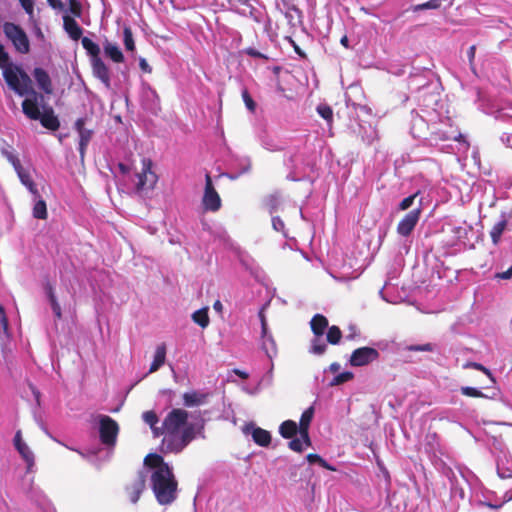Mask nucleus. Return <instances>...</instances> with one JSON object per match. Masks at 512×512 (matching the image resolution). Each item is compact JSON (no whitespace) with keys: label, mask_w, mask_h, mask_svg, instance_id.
<instances>
[{"label":"nucleus","mask_w":512,"mask_h":512,"mask_svg":"<svg viewBox=\"0 0 512 512\" xmlns=\"http://www.w3.org/2000/svg\"><path fill=\"white\" fill-rule=\"evenodd\" d=\"M162 433V451L179 453L196 437V426L188 422L186 410L174 408L163 420Z\"/></svg>","instance_id":"f257e3e1"},{"label":"nucleus","mask_w":512,"mask_h":512,"mask_svg":"<svg viewBox=\"0 0 512 512\" xmlns=\"http://www.w3.org/2000/svg\"><path fill=\"white\" fill-rule=\"evenodd\" d=\"M152 489L159 504L168 505L176 499L178 483L169 465L151 475Z\"/></svg>","instance_id":"f03ea898"},{"label":"nucleus","mask_w":512,"mask_h":512,"mask_svg":"<svg viewBox=\"0 0 512 512\" xmlns=\"http://www.w3.org/2000/svg\"><path fill=\"white\" fill-rule=\"evenodd\" d=\"M0 69L7 86L17 95L23 96L25 87L30 84V76L20 67L10 61V56L0 42Z\"/></svg>","instance_id":"7ed1b4c3"},{"label":"nucleus","mask_w":512,"mask_h":512,"mask_svg":"<svg viewBox=\"0 0 512 512\" xmlns=\"http://www.w3.org/2000/svg\"><path fill=\"white\" fill-rule=\"evenodd\" d=\"M3 33L11 41L17 52L21 54H28L30 52L29 38L21 26L13 22H5L3 24Z\"/></svg>","instance_id":"20e7f679"},{"label":"nucleus","mask_w":512,"mask_h":512,"mask_svg":"<svg viewBox=\"0 0 512 512\" xmlns=\"http://www.w3.org/2000/svg\"><path fill=\"white\" fill-rule=\"evenodd\" d=\"M310 327L314 334L311 352L321 355L327 348V345L322 341L321 337L323 336L325 329L328 328V320L322 314H315L310 321Z\"/></svg>","instance_id":"39448f33"},{"label":"nucleus","mask_w":512,"mask_h":512,"mask_svg":"<svg viewBox=\"0 0 512 512\" xmlns=\"http://www.w3.org/2000/svg\"><path fill=\"white\" fill-rule=\"evenodd\" d=\"M152 161L149 158L142 159V170L137 173V183H136V191L138 193H144L151 191L155 188L158 176L152 170Z\"/></svg>","instance_id":"423d86ee"},{"label":"nucleus","mask_w":512,"mask_h":512,"mask_svg":"<svg viewBox=\"0 0 512 512\" xmlns=\"http://www.w3.org/2000/svg\"><path fill=\"white\" fill-rule=\"evenodd\" d=\"M119 433L118 423L110 416L103 415L99 419V436L102 444L114 446Z\"/></svg>","instance_id":"0eeeda50"},{"label":"nucleus","mask_w":512,"mask_h":512,"mask_svg":"<svg viewBox=\"0 0 512 512\" xmlns=\"http://www.w3.org/2000/svg\"><path fill=\"white\" fill-rule=\"evenodd\" d=\"M147 471L144 469L137 473L125 485V494L132 504H136L146 488Z\"/></svg>","instance_id":"6e6552de"},{"label":"nucleus","mask_w":512,"mask_h":512,"mask_svg":"<svg viewBox=\"0 0 512 512\" xmlns=\"http://www.w3.org/2000/svg\"><path fill=\"white\" fill-rule=\"evenodd\" d=\"M26 92L25 95L32 96L31 98H26L22 102V111L24 115L30 120H38L40 115L42 114L39 109V99H43V95L38 94L35 89L32 87V80L30 79V84L25 87Z\"/></svg>","instance_id":"1a4fd4ad"},{"label":"nucleus","mask_w":512,"mask_h":512,"mask_svg":"<svg viewBox=\"0 0 512 512\" xmlns=\"http://www.w3.org/2000/svg\"><path fill=\"white\" fill-rule=\"evenodd\" d=\"M202 205L205 211L216 212L221 208V198L215 190L212 179L206 174L205 190L202 198Z\"/></svg>","instance_id":"9d476101"},{"label":"nucleus","mask_w":512,"mask_h":512,"mask_svg":"<svg viewBox=\"0 0 512 512\" xmlns=\"http://www.w3.org/2000/svg\"><path fill=\"white\" fill-rule=\"evenodd\" d=\"M380 356L378 350L372 347H360L355 349L350 357V364L354 367L368 365L376 361Z\"/></svg>","instance_id":"9b49d317"},{"label":"nucleus","mask_w":512,"mask_h":512,"mask_svg":"<svg viewBox=\"0 0 512 512\" xmlns=\"http://www.w3.org/2000/svg\"><path fill=\"white\" fill-rule=\"evenodd\" d=\"M421 206H419L416 209L411 210L408 212L398 223L396 231L399 235L403 237L409 236L414 228L416 227L420 215H421Z\"/></svg>","instance_id":"f8f14e48"},{"label":"nucleus","mask_w":512,"mask_h":512,"mask_svg":"<svg viewBox=\"0 0 512 512\" xmlns=\"http://www.w3.org/2000/svg\"><path fill=\"white\" fill-rule=\"evenodd\" d=\"M85 118H79L75 122V129L79 134V153L81 160L85 157L86 148L93 136V130L85 128Z\"/></svg>","instance_id":"ddd939ff"},{"label":"nucleus","mask_w":512,"mask_h":512,"mask_svg":"<svg viewBox=\"0 0 512 512\" xmlns=\"http://www.w3.org/2000/svg\"><path fill=\"white\" fill-rule=\"evenodd\" d=\"M32 74L39 89L45 94L51 95L53 93V84L48 72L41 67H36Z\"/></svg>","instance_id":"4468645a"},{"label":"nucleus","mask_w":512,"mask_h":512,"mask_svg":"<svg viewBox=\"0 0 512 512\" xmlns=\"http://www.w3.org/2000/svg\"><path fill=\"white\" fill-rule=\"evenodd\" d=\"M93 75L98 78L107 89L111 87L110 71L101 58L91 61Z\"/></svg>","instance_id":"2eb2a0df"},{"label":"nucleus","mask_w":512,"mask_h":512,"mask_svg":"<svg viewBox=\"0 0 512 512\" xmlns=\"http://www.w3.org/2000/svg\"><path fill=\"white\" fill-rule=\"evenodd\" d=\"M38 120L44 128L51 131H57L60 127V121L51 106L44 108Z\"/></svg>","instance_id":"dca6fc26"},{"label":"nucleus","mask_w":512,"mask_h":512,"mask_svg":"<svg viewBox=\"0 0 512 512\" xmlns=\"http://www.w3.org/2000/svg\"><path fill=\"white\" fill-rule=\"evenodd\" d=\"M251 429V437L255 444L261 447H267L271 443V434L269 431L255 427L254 425L246 426L245 432L248 433Z\"/></svg>","instance_id":"f3484780"},{"label":"nucleus","mask_w":512,"mask_h":512,"mask_svg":"<svg viewBox=\"0 0 512 512\" xmlns=\"http://www.w3.org/2000/svg\"><path fill=\"white\" fill-rule=\"evenodd\" d=\"M63 27L72 40L77 41L80 38H82L83 30L73 17L69 15H64Z\"/></svg>","instance_id":"a211bd4d"},{"label":"nucleus","mask_w":512,"mask_h":512,"mask_svg":"<svg viewBox=\"0 0 512 512\" xmlns=\"http://www.w3.org/2000/svg\"><path fill=\"white\" fill-rule=\"evenodd\" d=\"M16 173L19 177L20 182L28 189V191L34 196V197H40L39 190L34 183L30 173L28 170L24 169L21 165L20 168H17Z\"/></svg>","instance_id":"6ab92c4d"},{"label":"nucleus","mask_w":512,"mask_h":512,"mask_svg":"<svg viewBox=\"0 0 512 512\" xmlns=\"http://www.w3.org/2000/svg\"><path fill=\"white\" fill-rule=\"evenodd\" d=\"M103 50L105 56L111 59L114 63L124 62V55L116 43H112L106 39L103 42Z\"/></svg>","instance_id":"aec40b11"},{"label":"nucleus","mask_w":512,"mask_h":512,"mask_svg":"<svg viewBox=\"0 0 512 512\" xmlns=\"http://www.w3.org/2000/svg\"><path fill=\"white\" fill-rule=\"evenodd\" d=\"M44 290L48 297V300L50 302V305H51V308L53 310L55 317L60 320L62 318V310H61L60 304L57 300V297L55 295L54 287L50 281L47 280L44 283Z\"/></svg>","instance_id":"412c9836"},{"label":"nucleus","mask_w":512,"mask_h":512,"mask_svg":"<svg viewBox=\"0 0 512 512\" xmlns=\"http://www.w3.org/2000/svg\"><path fill=\"white\" fill-rule=\"evenodd\" d=\"M183 404L186 407H196L204 404L207 399V394L198 391L186 392L182 396Z\"/></svg>","instance_id":"4be33fe9"},{"label":"nucleus","mask_w":512,"mask_h":512,"mask_svg":"<svg viewBox=\"0 0 512 512\" xmlns=\"http://www.w3.org/2000/svg\"><path fill=\"white\" fill-rule=\"evenodd\" d=\"M299 433V427L293 420H285L279 426V434L285 439H292Z\"/></svg>","instance_id":"5701e85b"},{"label":"nucleus","mask_w":512,"mask_h":512,"mask_svg":"<svg viewBox=\"0 0 512 512\" xmlns=\"http://www.w3.org/2000/svg\"><path fill=\"white\" fill-rule=\"evenodd\" d=\"M166 359V345L164 343L157 346L153 362L150 365L149 373L156 372L164 363Z\"/></svg>","instance_id":"b1692460"},{"label":"nucleus","mask_w":512,"mask_h":512,"mask_svg":"<svg viewBox=\"0 0 512 512\" xmlns=\"http://www.w3.org/2000/svg\"><path fill=\"white\" fill-rule=\"evenodd\" d=\"M81 43H82L83 48L86 50L87 54L90 56L91 61H94L97 58H101L100 57L101 50H100V47L98 44L93 42L88 37H82Z\"/></svg>","instance_id":"393cba45"},{"label":"nucleus","mask_w":512,"mask_h":512,"mask_svg":"<svg viewBox=\"0 0 512 512\" xmlns=\"http://www.w3.org/2000/svg\"><path fill=\"white\" fill-rule=\"evenodd\" d=\"M16 449L19 452V454L21 455V457L24 459V461L26 462L27 469L30 470L34 466V463H35V458H34L33 452L31 451V449L28 447V445L26 443L17 445Z\"/></svg>","instance_id":"a878e982"},{"label":"nucleus","mask_w":512,"mask_h":512,"mask_svg":"<svg viewBox=\"0 0 512 512\" xmlns=\"http://www.w3.org/2000/svg\"><path fill=\"white\" fill-rule=\"evenodd\" d=\"M264 208L273 214L280 206V196L277 193L269 194L263 199Z\"/></svg>","instance_id":"bb28decb"},{"label":"nucleus","mask_w":512,"mask_h":512,"mask_svg":"<svg viewBox=\"0 0 512 512\" xmlns=\"http://www.w3.org/2000/svg\"><path fill=\"white\" fill-rule=\"evenodd\" d=\"M192 320L202 329L206 328L209 325L208 308L204 307L195 311L192 314Z\"/></svg>","instance_id":"cd10ccee"},{"label":"nucleus","mask_w":512,"mask_h":512,"mask_svg":"<svg viewBox=\"0 0 512 512\" xmlns=\"http://www.w3.org/2000/svg\"><path fill=\"white\" fill-rule=\"evenodd\" d=\"M507 227V220L503 219L494 224L490 231V236L494 245L500 242L501 236Z\"/></svg>","instance_id":"c85d7f7f"},{"label":"nucleus","mask_w":512,"mask_h":512,"mask_svg":"<svg viewBox=\"0 0 512 512\" xmlns=\"http://www.w3.org/2000/svg\"><path fill=\"white\" fill-rule=\"evenodd\" d=\"M39 199L36 201V203L33 206V217L39 220H46L48 217L47 212V205L46 202L38 197Z\"/></svg>","instance_id":"c756f323"},{"label":"nucleus","mask_w":512,"mask_h":512,"mask_svg":"<svg viewBox=\"0 0 512 512\" xmlns=\"http://www.w3.org/2000/svg\"><path fill=\"white\" fill-rule=\"evenodd\" d=\"M313 416H314V407L313 406L307 408L302 413V415L300 417V422H299V425H298L299 432L300 431H309L310 424L312 422Z\"/></svg>","instance_id":"7c9ffc66"},{"label":"nucleus","mask_w":512,"mask_h":512,"mask_svg":"<svg viewBox=\"0 0 512 512\" xmlns=\"http://www.w3.org/2000/svg\"><path fill=\"white\" fill-rule=\"evenodd\" d=\"M144 463L148 467L155 468V470H160L163 466L168 465L164 462L163 457L158 454H148Z\"/></svg>","instance_id":"2f4dec72"},{"label":"nucleus","mask_w":512,"mask_h":512,"mask_svg":"<svg viewBox=\"0 0 512 512\" xmlns=\"http://www.w3.org/2000/svg\"><path fill=\"white\" fill-rule=\"evenodd\" d=\"M262 347L265 350L267 356L272 359L273 356L277 354V346L276 342L272 335H268L266 338H262Z\"/></svg>","instance_id":"473e14b6"},{"label":"nucleus","mask_w":512,"mask_h":512,"mask_svg":"<svg viewBox=\"0 0 512 512\" xmlns=\"http://www.w3.org/2000/svg\"><path fill=\"white\" fill-rule=\"evenodd\" d=\"M123 42L127 51H135V42L133 38L132 30L129 26L123 28Z\"/></svg>","instance_id":"72a5a7b5"},{"label":"nucleus","mask_w":512,"mask_h":512,"mask_svg":"<svg viewBox=\"0 0 512 512\" xmlns=\"http://www.w3.org/2000/svg\"><path fill=\"white\" fill-rule=\"evenodd\" d=\"M307 461L310 464H319L321 467L330 470V471H336V468L331 466L325 459H323L320 455L315 453H310L306 456Z\"/></svg>","instance_id":"f704fd0d"},{"label":"nucleus","mask_w":512,"mask_h":512,"mask_svg":"<svg viewBox=\"0 0 512 512\" xmlns=\"http://www.w3.org/2000/svg\"><path fill=\"white\" fill-rule=\"evenodd\" d=\"M341 338H342V331L340 330V328L338 326L333 325L328 328V332H327L328 343H330L332 345H336L340 342Z\"/></svg>","instance_id":"c9c22d12"},{"label":"nucleus","mask_w":512,"mask_h":512,"mask_svg":"<svg viewBox=\"0 0 512 512\" xmlns=\"http://www.w3.org/2000/svg\"><path fill=\"white\" fill-rule=\"evenodd\" d=\"M461 393L467 397H473V398H484L486 397L485 394L480 391L477 388L469 387V386H463L460 389Z\"/></svg>","instance_id":"e433bc0d"},{"label":"nucleus","mask_w":512,"mask_h":512,"mask_svg":"<svg viewBox=\"0 0 512 512\" xmlns=\"http://www.w3.org/2000/svg\"><path fill=\"white\" fill-rule=\"evenodd\" d=\"M441 6V0H429L425 3L415 5L413 11L427 10V9H438Z\"/></svg>","instance_id":"4c0bfd02"},{"label":"nucleus","mask_w":512,"mask_h":512,"mask_svg":"<svg viewBox=\"0 0 512 512\" xmlns=\"http://www.w3.org/2000/svg\"><path fill=\"white\" fill-rule=\"evenodd\" d=\"M1 153L11 163L14 170H16L17 168H20L21 162H20L19 158L16 155H14L11 151H9L6 148H3L1 150Z\"/></svg>","instance_id":"58836bf2"},{"label":"nucleus","mask_w":512,"mask_h":512,"mask_svg":"<svg viewBox=\"0 0 512 512\" xmlns=\"http://www.w3.org/2000/svg\"><path fill=\"white\" fill-rule=\"evenodd\" d=\"M353 377H354V375L352 372H349V371L342 372L333 378V380L331 382V386L343 384V383L351 380Z\"/></svg>","instance_id":"ea45409f"},{"label":"nucleus","mask_w":512,"mask_h":512,"mask_svg":"<svg viewBox=\"0 0 512 512\" xmlns=\"http://www.w3.org/2000/svg\"><path fill=\"white\" fill-rule=\"evenodd\" d=\"M318 114L328 122H332L333 120V110L328 105H319L317 107Z\"/></svg>","instance_id":"a19ab883"},{"label":"nucleus","mask_w":512,"mask_h":512,"mask_svg":"<svg viewBox=\"0 0 512 512\" xmlns=\"http://www.w3.org/2000/svg\"><path fill=\"white\" fill-rule=\"evenodd\" d=\"M242 98H243V101H244L245 106L247 107V109L250 112L254 113L255 110H256V103L253 100V98L251 97V95L249 94L247 89H244L242 91Z\"/></svg>","instance_id":"79ce46f5"},{"label":"nucleus","mask_w":512,"mask_h":512,"mask_svg":"<svg viewBox=\"0 0 512 512\" xmlns=\"http://www.w3.org/2000/svg\"><path fill=\"white\" fill-rule=\"evenodd\" d=\"M236 375L238 376L239 378H241L242 380H247L249 378V373L245 370H240V369H233L231 370L228 374H227V377H226V382H236L232 375Z\"/></svg>","instance_id":"37998d69"},{"label":"nucleus","mask_w":512,"mask_h":512,"mask_svg":"<svg viewBox=\"0 0 512 512\" xmlns=\"http://www.w3.org/2000/svg\"><path fill=\"white\" fill-rule=\"evenodd\" d=\"M231 249L235 252L237 257L239 258L240 262L246 267H250V262L252 261L251 258L243 251H241L240 248L231 247Z\"/></svg>","instance_id":"c03bdc74"},{"label":"nucleus","mask_w":512,"mask_h":512,"mask_svg":"<svg viewBox=\"0 0 512 512\" xmlns=\"http://www.w3.org/2000/svg\"><path fill=\"white\" fill-rule=\"evenodd\" d=\"M143 420L151 427L158 423V416L154 411H146L143 413Z\"/></svg>","instance_id":"a18cd8bd"},{"label":"nucleus","mask_w":512,"mask_h":512,"mask_svg":"<svg viewBox=\"0 0 512 512\" xmlns=\"http://www.w3.org/2000/svg\"><path fill=\"white\" fill-rule=\"evenodd\" d=\"M289 449H291L294 452L301 453L304 450L303 442L301 441V437L299 438H292L290 442L288 443Z\"/></svg>","instance_id":"49530a36"},{"label":"nucleus","mask_w":512,"mask_h":512,"mask_svg":"<svg viewBox=\"0 0 512 512\" xmlns=\"http://www.w3.org/2000/svg\"><path fill=\"white\" fill-rule=\"evenodd\" d=\"M419 195V192H416L414 193L413 195H410L406 198H404L400 204H399V210L401 211H404V210H407L408 208H410L413 203H414V200L415 198Z\"/></svg>","instance_id":"de8ad7c7"},{"label":"nucleus","mask_w":512,"mask_h":512,"mask_svg":"<svg viewBox=\"0 0 512 512\" xmlns=\"http://www.w3.org/2000/svg\"><path fill=\"white\" fill-rule=\"evenodd\" d=\"M408 351L414 352H431L433 350V345L431 343H426L422 345H409L406 347Z\"/></svg>","instance_id":"09e8293b"},{"label":"nucleus","mask_w":512,"mask_h":512,"mask_svg":"<svg viewBox=\"0 0 512 512\" xmlns=\"http://www.w3.org/2000/svg\"><path fill=\"white\" fill-rule=\"evenodd\" d=\"M69 11L75 17H81L82 14V6L78 0H69Z\"/></svg>","instance_id":"8fccbe9b"},{"label":"nucleus","mask_w":512,"mask_h":512,"mask_svg":"<svg viewBox=\"0 0 512 512\" xmlns=\"http://www.w3.org/2000/svg\"><path fill=\"white\" fill-rule=\"evenodd\" d=\"M466 367H472L474 369L482 371L483 373H485L491 379L492 382H495L494 378L492 377V374H491L490 370L487 369L482 364L476 363V362H470V363L466 364Z\"/></svg>","instance_id":"3c124183"},{"label":"nucleus","mask_w":512,"mask_h":512,"mask_svg":"<svg viewBox=\"0 0 512 512\" xmlns=\"http://www.w3.org/2000/svg\"><path fill=\"white\" fill-rule=\"evenodd\" d=\"M272 226L277 232H284L285 230V224L278 216L272 217Z\"/></svg>","instance_id":"603ef678"},{"label":"nucleus","mask_w":512,"mask_h":512,"mask_svg":"<svg viewBox=\"0 0 512 512\" xmlns=\"http://www.w3.org/2000/svg\"><path fill=\"white\" fill-rule=\"evenodd\" d=\"M8 325V318L6 316L5 309L2 305H0V327L4 332H7Z\"/></svg>","instance_id":"864d4df0"},{"label":"nucleus","mask_w":512,"mask_h":512,"mask_svg":"<svg viewBox=\"0 0 512 512\" xmlns=\"http://www.w3.org/2000/svg\"><path fill=\"white\" fill-rule=\"evenodd\" d=\"M245 53L251 57H254V58H261V59H265V60H268V56H266L265 54L259 52L258 50H256L255 48H247L245 50Z\"/></svg>","instance_id":"5fc2aeb1"},{"label":"nucleus","mask_w":512,"mask_h":512,"mask_svg":"<svg viewBox=\"0 0 512 512\" xmlns=\"http://www.w3.org/2000/svg\"><path fill=\"white\" fill-rule=\"evenodd\" d=\"M19 1L26 13H28L30 15L33 14V11H34L33 0H19Z\"/></svg>","instance_id":"6e6d98bb"},{"label":"nucleus","mask_w":512,"mask_h":512,"mask_svg":"<svg viewBox=\"0 0 512 512\" xmlns=\"http://www.w3.org/2000/svg\"><path fill=\"white\" fill-rule=\"evenodd\" d=\"M299 435L301 437V441L303 442V447H311L312 441L309 435V431H300Z\"/></svg>","instance_id":"4d7b16f0"},{"label":"nucleus","mask_w":512,"mask_h":512,"mask_svg":"<svg viewBox=\"0 0 512 512\" xmlns=\"http://www.w3.org/2000/svg\"><path fill=\"white\" fill-rule=\"evenodd\" d=\"M512 277V266L509 267L505 272L496 273L495 278L508 280Z\"/></svg>","instance_id":"13d9d810"},{"label":"nucleus","mask_w":512,"mask_h":512,"mask_svg":"<svg viewBox=\"0 0 512 512\" xmlns=\"http://www.w3.org/2000/svg\"><path fill=\"white\" fill-rule=\"evenodd\" d=\"M475 54H476V46L472 45L469 47L468 52H467L470 65H473V63H474Z\"/></svg>","instance_id":"bf43d9fd"},{"label":"nucleus","mask_w":512,"mask_h":512,"mask_svg":"<svg viewBox=\"0 0 512 512\" xmlns=\"http://www.w3.org/2000/svg\"><path fill=\"white\" fill-rule=\"evenodd\" d=\"M47 2L54 9H63L64 7L61 0H47Z\"/></svg>","instance_id":"052dcab7"},{"label":"nucleus","mask_w":512,"mask_h":512,"mask_svg":"<svg viewBox=\"0 0 512 512\" xmlns=\"http://www.w3.org/2000/svg\"><path fill=\"white\" fill-rule=\"evenodd\" d=\"M139 66L142 71L147 72V73L151 72V67L149 66V64L147 63V61L145 59H143V58L140 59Z\"/></svg>","instance_id":"680f3d73"},{"label":"nucleus","mask_w":512,"mask_h":512,"mask_svg":"<svg viewBox=\"0 0 512 512\" xmlns=\"http://www.w3.org/2000/svg\"><path fill=\"white\" fill-rule=\"evenodd\" d=\"M21 444H24V442L22 441L21 431H17L15 434V437H14L15 448L17 447V445H21Z\"/></svg>","instance_id":"e2e57ef3"},{"label":"nucleus","mask_w":512,"mask_h":512,"mask_svg":"<svg viewBox=\"0 0 512 512\" xmlns=\"http://www.w3.org/2000/svg\"><path fill=\"white\" fill-rule=\"evenodd\" d=\"M261 335H262V338H266L268 335H270L268 333V324L267 323L261 324Z\"/></svg>","instance_id":"0e129e2a"},{"label":"nucleus","mask_w":512,"mask_h":512,"mask_svg":"<svg viewBox=\"0 0 512 512\" xmlns=\"http://www.w3.org/2000/svg\"><path fill=\"white\" fill-rule=\"evenodd\" d=\"M118 168H119V170L121 171L122 174H127L130 171V168L127 165L123 164V163H119L118 164Z\"/></svg>","instance_id":"69168bd1"},{"label":"nucleus","mask_w":512,"mask_h":512,"mask_svg":"<svg viewBox=\"0 0 512 512\" xmlns=\"http://www.w3.org/2000/svg\"><path fill=\"white\" fill-rule=\"evenodd\" d=\"M153 430V433L156 437L160 436V435H164L165 436V433H162V430H163V425L161 427H156V425L154 426V428H152Z\"/></svg>","instance_id":"338daca9"},{"label":"nucleus","mask_w":512,"mask_h":512,"mask_svg":"<svg viewBox=\"0 0 512 512\" xmlns=\"http://www.w3.org/2000/svg\"><path fill=\"white\" fill-rule=\"evenodd\" d=\"M30 388H31V390H32V393H33V395H34L35 399H36L37 401H39L40 396H41L40 392H39V391H38V390H37L33 385H30Z\"/></svg>","instance_id":"774afa93"}]
</instances>
